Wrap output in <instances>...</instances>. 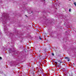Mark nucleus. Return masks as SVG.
<instances>
[{"label":"nucleus","instance_id":"obj_8","mask_svg":"<svg viewBox=\"0 0 76 76\" xmlns=\"http://www.w3.org/2000/svg\"><path fill=\"white\" fill-rule=\"evenodd\" d=\"M68 61H69V60H68Z\"/></svg>","mask_w":76,"mask_h":76},{"label":"nucleus","instance_id":"obj_1","mask_svg":"<svg viewBox=\"0 0 76 76\" xmlns=\"http://www.w3.org/2000/svg\"><path fill=\"white\" fill-rule=\"evenodd\" d=\"M1 20L3 22V24H5L6 23V22L4 21V20L2 18H1Z\"/></svg>","mask_w":76,"mask_h":76},{"label":"nucleus","instance_id":"obj_5","mask_svg":"<svg viewBox=\"0 0 76 76\" xmlns=\"http://www.w3.org/2000/svg\"><path fill=\"white\" fill-rule=\"evenodd\" d=\"M55 63L56 64H57V62H55Z\"/></svg>","mask_w":76,"mask_h":76},{"label":"nucleus","instance_id":"obj_14","mask_svg":"<svg viewBox=\"0 0 76 76\" xmlns=\"http://www.w3.org/2000/svg\"><path fill=\"white\" fill-rule=\"evenodd\" d=\"M7 18H8L7 17Z\"/></svg>","mask_w":76,"mask_h":76},{"label":"nucleus","instance_id":"obj_3","mask_svg":"<svg viewBox=\"0 0 76 76\" xmlns=\"http://www.w3.org/2000/svg\"><path fill=\"white\" fill-rule=\"evenodd\" d=\"M69 12H71V9H70L69 10Z\"/></svg>","mask_w":76,"mask_h":76},{"label":"nucleus","instance_id":"obj_11","mask_svg":"<svg viewBox=\"0 0 76 76\" xmlns=\"http://www.w3.org/2000/svg\"><path fill=\"white\" fill-rule=\"evenodd\" d=\"M67 57H66V58H67Z\"/></svg>","mask_w":76,"mask_h":76},{"label":"nucleus","instance_id":"obj_7","mask_svg":"<svg viewBox=\"0 0 76 76\" xmlns=\"http://www.w3.org/2000/svg\"><path fill=\"white\" fill-rule=\"evenodd\" d=\"M32 13V12H31L30 13H29V14H30V13Z\"/></svg>","mask_w":76,"mask_h":76},{"label":"nucleus","instance_id":"obj_10","mask_svg":"<svg viewBox=\"0 0 76 76\" xmlns=\"http://www.w3.org/2000/svg\"><path fill=\"white\" fill-rule=\"evenodd\" d=\"M73 64L74 65H75V64L73 63Z\"/></svg>","mask_w":76,"mask_h":76},{"label":"nucleus","instance_id":"obj_13","mask_svg":"<svg viewBox=\"0 0 76 76\" xmlns=\"http://www.w3.org/2000/svg\"><path fill=\"white\" fill-rule=\"evenodd\" d=\"M44 0V1H45V0Z\"/></svg>","mask_w":76,"mask_h":76},{"label":"nucleus","instance_id":"obj_2","mask_svg":"<svg viewBox=\"0 0 76 76\" xmlns=\"http://www.w3.org/2000/svg\"><path fill=\"white\" fill-rule=\"evenodd\" d=\"M52 56H54V53H52Z\"/></svg>","mask_w":76,"mask_h":76},{"label":"nucleus","instance_id":"obj_6","mask_svg":"<svg viewBox=\"0 0 76 76\" xmlns=\"http://www.w3.org/2000/svg\"><path fill=\"white\" fill-rule=\"evenodd\" d=\"M1 58H2L1 57H0V59H1Z\"/></svg>","mask_w":76,"mask_h":76},{"label":"nucleus","instance_id":"obj_9","mask_svg":"<svg viewBox=\"0 0 76 76\" xmlns=\"http://www.w3.org/2000/svg\"><path fill=\"white\" fill-rule=\"evenodd\" d=\"M5 25H6V24H4V26H5Z\"/></svg>","mask_w":76,"mask_h":76},{"label":"nucleus","instance_id":"obj_12","mask_svg":"<svg viewBox=\"0 0 76 76\" xmlns=\"http://www.w3.org/2000/svg\"><path fill=\"white\" fill-rule=\"evenodd\" d=\"M4 29V30H6V29Z\"/></svg>","mask_w":76,"mask_h":76},{"label":"nucleus","instance_id":"obj_4","mask_svg":"<svg viewBox=\"0 0 76 76\" xmlns=\"http://www.w3.org/2000/svg\"><path fill=\"white\" fill-rule=\"evenodd\" d=\"M39 39H40V40H41L42 38L40 37H39Z\"/></svg>","mask_w":76,"mask_h":76}]
</instances>
